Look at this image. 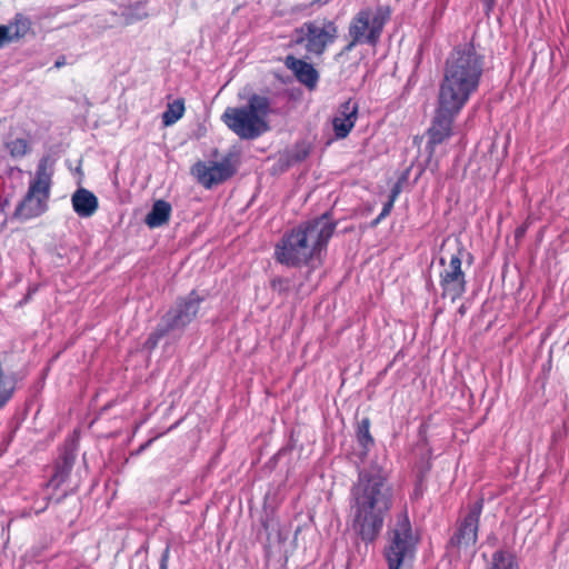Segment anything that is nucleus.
I'll use <instances>...</instances> for the list:
<instances>
[{"instance_id":"16","label":"nucleus","mask_w":569,"mask_h":569,"mask_svg":"<svg viewBox=\"0 0 569 569\" xmlns=\"http://www.w3.org/2000/svg\"><path fill=\"white\" fill-rule=\"evenodd\" d=\"M72 208L81 218H89L98 210V198L89 190L79 188L71 197Z\"/></svg>"},{"instance_id":"35","label":"nucleus","mask_w":569,"mask_h":569,"mask_svg":"<svg viewBox=\"0 0 569 569\" xmlns=\"http://www.w3.org/2000/svg\"><path fill=\"white\" fill-rule=\"evenodd\" d=\"M440 263L445 264V259L443 258L440 259Z\"/></svg>"},{"instance_id":"9","label":"nucleus","mask_w":569,"mask_h":569,"mask_svg":"<svg viewBox=\"0 0 569 569\" xmlns=\"http://www.w3.org/2000/svg\"><path fill=\"white\" fill-rule=\"evenodd\" d=\"M202 299L192 291L187 298L179 301L176 307L170 309L162 318L157 330L150 336L149 341L156 345L166 333L174 330H182L198 315L199 305Z\"/></svg>"},{"instance_id":"17","label":"nucleus","mask_w":569,"mask_h":569,"mask_svg":"<svg viewBox=\"0 0 569 569\" xmlns=\"http://www.w3.org/2000/svg\"><path fill=\"white\" fill-rule=\"evenodd\" d=\"M18 387V376L14 372H4L0 363V410L12 399Z\"/></svg>"},{"instance_id":"21","label":"nucleus","mask_w":569,"mask_h":569,"mask_svg":"<svg viewBox=\"0 0 569 569\" xmlns=\"http://www.w3.org/2000/svg\"><path fill=\"white\" fill-rule=\"evenodd\" d=\"M184 113V101L177 99L168 103L166 111L162 113V123L166 127L174 124Z\"/></svg>"},{"instance_id":"5","label":"nucleus","mask_w":569,"mask_h":569,"mask_svg":"<svg viewBox=\"0 0 569 569\" xmlns=\"http://www.w3.org/2000/svg\"><path fill=\"white\" fill-rule=\"evenodd\" d=\"M52 176L53 167L50 159L47 157L40 159L26 196L16 207L14 218L27 221L43 214L48 210Z\"/></svg>"},{"instance_id":"24","label":"nucleus","mask_w":569,"mask_h":569,"mask_svg":"<svg viewBox=\"0 0 569 569\" xmlns=\"http://www.w3.org/2000/svg\"><path fill=\"white\" fill-rule=\"evenodd\" d=\"M70 467H63L58 469L48 482V487L59 488L63 483L69 475Z\"/></svg>"},{"instance_id":"13","label":"nucleus","mask_w":569,"mask_h":569,"mask_svg":"<svg viewBox=\"0 0 569 569\" xmlns=\"http://www.w3.org/2000/svg\"><path fill=\"white\" fill-rule=\"evenodd\" d=\"M234 169L229 159L220 162H211L209 164L198 162L192 168V173L197 177L198 181L207 189L218 184L230 178Z\"/></svg>"},{"instance_id":"11","label":"nucleus","mask_w":569,"mask_h":569,"mask_svg":"<svg viewBox=\"0 0 569 569\" xmlns=\"http://www.w3.org/2000/svg\"><path fill=\"white\" fill-rule=\"evenodd\" d=\"M461 250L452 254L448 266L440 273V286L443 296L456 301L466 292V276L461 269Z\"/></svg>"},{"instance_id":"19","label":"nucleus","mask_w":569,"mask_h":569,"mask_svg":"<svg viewBox=\"0 0 569 569\" xmlns=\"http://www.w3.org/2000/svg\"><path fill=\"white\" fill-rule=\"evenodd\" d=\"M487 569H520V567L512 552L500 549L492 553Z\"/></svg>"},{"instance_id":"10","label":"nucleus","mask_w":569,"mask_h":569,"mask_svg":"<svg viewBox=\"0 0 569 569\" xmlns=\"http://www.w3.org/2000/svg\"><path fill=\"white\" fill-rule=\"evenodd\" d=\"M482 511V500L469 507L467 515L459 522L456 532L450 538V545L457 548H468L478 540L479 519Z\"/></svg>"},{"instance_id":"4","label":"nucleus","mask_w":569,"mask_h":569,"mask_svg":"<svg viewBox=\"0 0 569 569\" xmlns=\"http://www.w3.org/2000/svg\"><path fill=\"white\" fill-rule=\"evenodd\" d=\"M269 111V99L264 96L252 94L246 106L228 107L221 119L240 139L253 140L268 131Z\"/></svg>"},{"instance_id":"23","label":"nucleus","mask_w":569,"mask_h":569,"mask_svg":"<svg viewBox=\"0 0 569 569\" xmlns=\"http://www.w3.org/2000/svg\"><path fill=\"white\" fill-rule=\"evenodd\" d=\"M357 439L359 443L363 447V449H369L373 445V438L370 435V420L369 418H363L359 421L357 428Z\"/></svg>"},{"instance_id":"6","label":"nucleus","mask_w":569,"mask_h":569,"mask_svg":"<svg viewBox=\"0 0 569 569\" xmlns=\"http://www.w3.org/2000/svg\"><path fill=\"white\" fill-rule=\"evenodd\" d=\"M417 542L408 516L399 513L388 530L383 552L388 569H402L409 566L415 558Z\"/></svg>"},{"instance_id":"18","label":"nucleus","mask_w":569,"mask_h":569,"mask_svg":"<svg viewBox=\"0 0 569 569\" xmlns=\"http://www.w3.org/2000/svg\"><path fill=\"white\" fill-rule=\"evenodd\" d=\"M171 206L164 200H157L146 217V223L150 228L166 224L170 218Z\"/></svg>"},{"instance_id":"32","label":"nucleus","mask_w":569,"mask_h":569,"mask_svg":"<svg viewBox=\"0 0 569 569\" xmlns=\"http://www.w3.org/2000/svg\"><path fill=\"white\" fill-rule=\"evenodd\" d=\"M523 232H525V229H518L517 230V236H521Z\"/></svg>"},{"instance_id":"28","label":"nucleus","mask_w":569,"mask_h":569,"mask_svg":"<svg viewBox=\"0 0 569 569\" xmlns=\"http://www.w3.org/2000/svg\"><path fill=\"white\" fill-rule=\"evenodd\" d=\"M168 557H169V548L167 547L161 557L160 569H167Z\"/></svg>"},{"instance_id":"26","label":"nucleus","mask_w":569,"mask_h":569,"mask_svg":"<svg viewBox=\"0 0 569 569\" xmlns=\"http://www.w3.org/2000/svg\"><path fill=\"white\" fill-rule=\"evenodd\" d=\"M12 42L10 39V28L6 27V24L0 26V48L4 47L7 43Z\"/></svg>"},{"instance_id":"15","label":"nucleus","mask_w":569,"mask_h":569,"mask_svg":"<svg viewBox=\"0 0 569 569\" xmlns=\"http://www.w3.org/2000/svg\"><path fill=\"white\" fill-rule=\"evenodd\" d=\"M286 67L296 76L297 80L312 90L317 87L319 73L311 63L295 57H287Z\"/></svg>"},{"instance_id":"22","label":"nucleus","mask_w":569,"mask_h":569,"mask_svg":"<svg viewBox=\"0 0 569 569\" xmlns=\"http://www.w3.org/2000/svg\"><path fill=\"white\" fill-rule=\"evenodd\" d=\"M4 148L13 159H20L30 152V142L26 138H14L8 140Z\"/></svg>"},{"instance_id":"3","label":"nucleus","mask_w":569,"mask_h":569,"mask_svg":"<svg viewBox=\"0 0 569 569\" xmlns=\"http://www.w3.org/2000/svg\"><path fill=\"white\" fill-rule=\"evenodd\" d=\"M485 68V57L472 42L458 44L446 60L438 98L450 108H463L478 90Z\"/></svg>"},{"instance_id":"36","label":"nucleus","mask_w":569,"mask_h":569,"mask_svg":"<svg viewBox=\"0 0 569 569\" xmlns=\"http://www.w3.org/2000/svg\"><path fill=\"white\" fill-rule=\"evenodd\" d=\"M61 501V498L56 499V503H59Z\"/></svg>"},{"instance_id":"34","label":"nucleus","mask_w":569,"mask_h":569,"mask_svg":"<svg viewBox=\"0 0 569 569\" xmlns=\"http://www.w3.org/2000/svg\"><path fill=\"white\" fill-rule=\"evenodd\" d=\"M319 2H323V3H327L329 2L330 0H318Z\"/></svg>"},{"instance_id":"33","label":"nucleus","mask_w":569,"mask_h":569,"mask_svg":"<svg viewBox=\"0 0 569 569\" xmlns=\"http://www.w3.org/2000/svg\"><path fill=\"white\" fill-rule=\"evenodd\" d=\"M62 64H63V62H61V61L56 62V67H58V68L61 67Z\"/></svg>"},{"instance_id":"12","label":"nucleus","mask_w":569,"mask_h":569,"mask_svg":"<svg viewBox=\"0 0 569 569\" xmlns=\"http://www.w3.org/2000/svg\"><path fill=\"white\" fill-rule=\"evenodd\" d=\"M461 107H446L442 99L438 98V107L431 127L428 130V144L435 147L447 140L452 133L455 118L461 111Z\"/></svg>"},{"instance_id":"27","label":"nucleus","mask_w":569,"mask_h":569,"mask_svg":"<svg viewBox=\"0 0 569 569\" xmlns=\"http://www.w3.org/2000/svg\"><path fill=\"white\" fill-rule=\"evenodd\" d=\"M271 286L273 289L282 290L287 288L288 281L282 278H277L272 280Z\"/></svg>"},{"instance_id":"25","label":"nucleus","mask_w":569,"mask_h":569,"mask_svg":"<svg viewBox=\"0 0 569 569\" xmlns=\"http://www.w3.org/2000/svg\"><path fill=\"white\" fill-rule=\"evenodd\" d=\"M393 202L392 200H388L385 204H383V208L381 210V212L379 213V216L376 218V220L373 221V224H377L379 223L382 219H385L387 216H389V213L391 212L392 208H393Z\"/></svg>"},{"instance_id":"2","label":"nucleus","mask_w":569,"mask_h":569,"mask_svg":"<svg viewBox=\"0 0 569 569\" xmlns=\"http://www.w3.org/2000/svg\"><path fill=\"white\" fill-rule=\"evenodd\" d=\"M336 229V223L328 213L301 223L286 232L274 247L273 257L277 262L287 267H315L320 262L322 253Z\"/></svg>"},{"instance_id":"20","label":"nucleus","mask_w":569,"mask_h":569,"mask_svg":"<svg viewBox=\"0 0 569 569\" xmlns=\"http://www.w3.org/2000/svg\"><path fill=\"white\" fill-rule=\"evenodd\" d=\"M31 20L22 13H17L13 20L6 27L10 28L11 41L19 40L27 36L31 29Z\"/></svg>"},{"instance_id":"7","label":"nucleus","mask_w":569,"mask_h":569,"mask_svg":"<svg viewBox=\"0 0 569 569\" xmlns=\"http://www.w3.org/2000/svg\"><path fill=\"white\" fill-rule=\"evenodd\" d=\"M390 18V10L378 7L375 10L366 8L360 10L351 20L349 34L355 42H367L375 46L381 36L386 22Z\"/></svg>"},{"instance_id":"31","label":"nucleus","mask_w":569,"mask_h":569,"mask_svg":"<svg viewBox=\"0 0 569 569\" xmlns=\"http://www.w3.org/2000/svg\"><path fill=\"white\" fill-rule=\"evenodd\" d=\"M358 42H355V39L351 40V42L346 47V51H350L352 50V48L357 44Z\"/></svg>"},{"instance_id":"1","label":"nucleus","mask_w":569,"mask_h":569,"mask_svg":"<svg viewBox=\"0 0 569 569\" xmlns=\"http://www.w3.org/2000/svg\"><path fill=\"white\" fill-rule=\"evenodd\" d=\"M393 490L388 475L378 468L359 473L351 488L349 520L353 532L363 542H373L380 535L392 507Z\"/></svg>"},{"instance_id":"8","label":"nucleus","mask_w":569,"mask_h":569,"mask_svg":"<svg viewBox=\"0 0 569 569\" xmlns=\"http://www.w3.org/2000/svg\"><path fill=\"white\" fill-rule=\"evenodd\" d=\"M337 33L338 28L332 21H307L295 30V42L305 44L307 52L321 56L327 47L336 40Z\"/></svg>"},{"instance_id":"14","label":"nucleus","mask_w":569,"mask_h":569,"mask_svg":"<svg viewBox=\"0 0 569 569\" xmlns=\"http://www.w3.org/2000/svg\"><path fill=\"white\" fill-rule=\"evenodd\" d=\"M357 118L358 103L351 100L342 103L332 121L336 137L340 139L346 138L355 127Z\"/></svg>"},{"instance_id":"29","label":"nucleus","mask_w":569,"mask_h":569,"mask_svg":"<svg viewBox=\"0 0 569 569\" xmlns=\"http://www.w3.org/2000/svg\"><path fill=\"white\" fill-rule=\"evenodd\" d=\"M399 194V189L396 187L392 189L390 196H389V200H392V202L395 203L397 197Z\"/></svg>"},{"instance_id":"30","label":"nucleus","mask_w":569,"mask_h":569,"mask_svg":"<svg viewBox=\"0 0 569 569\" xmlns=\"http://www.w3.org/2000/svg\"><path fill=\"white\" fill-rule=\"evenodd\" d=\"M487 10H491L495 6V0H482Z\"/></svg>"}]
</instances>
